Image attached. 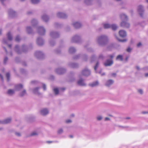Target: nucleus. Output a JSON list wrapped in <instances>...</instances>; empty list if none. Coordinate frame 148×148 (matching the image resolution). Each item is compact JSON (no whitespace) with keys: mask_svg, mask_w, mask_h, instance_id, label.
Returning <instances> with one entry per match:
<instances>
[{"mask_svg":"<svg viewBox=\"0 0 148 148\" xmlns=\"http://www.w3.org/2000/svg\"><path fill=\"white\" fill-rule=\"evenodd\" d=\"M103 26L105 29L111 28L113 30H116L117 28V26L114 24L110 25L108 23H104Z\"/></svg>","mask_w":148,"mask_h":148,"instance_id":"obj_4","label":"nucleus"},{"mask_svg":"<svg viewBox=\"0 0 148 148\" xmlns=\"http://www.w3.org/2000/svg\"><path fill=\"white\" fill-rule=\"evenodd\" d=\"M66 71V69L62 68L57 69L56 70V73L58 74H62L65 73Z\"/></svg>","mask_w":148,"mask_h":148,"instance_id":"obj_11","label":"nucleus"},{"mask_svg":"<svg viewBox=\"0 0 148 148\" xmlns=\"http://www.w3.org/2000/svg\"><path fill=\"white\" fill-rule=\"evenodd\" d=\"M27 47L24 45L22 46L21 48L18 45H16L14 48L15 51L18 54H20L22 52H25L27 51Z\"/></svg>","mask_w":148,"mask_h":148,"instance_id":"obj_3","label":"nucleus"},{"mask_svg":"<svg viewBox=\"0 0 148 148\" xmlns=\"http://www.w3.org/2000/svg\"><path fill=\"white\" fill-rule=\"evenodd\" d=\"M40 0H31L32 3L34 4H36L39 2Z\"/></svg>","mask_w":148,"mask_h":148,"instance_id":"obj_39","label":"nucleus"},{"mask_svg":"<svg viewBox=\"0 0 148 148\" xmlns=\"http://www.w3.org/2000/svg\"><path fill=\"white\" fill-rule=\"evenodd\" d=\"M113 61L112 60L108 59L104 63V65L106 66H111L113 64Z\"/></svg>","mask_w":148,"mask_h":148,"instance_id":"obj_15","label":"nucleus"},{"mask_svg":"<svg viewBox=\"0 0 148 148\" xmlns=\"http://www.w3.org/2000/svg\"><path fill=\"white\" fill-rule=\"evenodd\" d=\"M73 25L76 28L80 27L81 26V24L78 22H75L73 23Z\"/></svg>","mask_w":148,"mask_h":148,"instance_id":"obj_16","label":"nucleus"},{"mask_svg":"<svg viewBox=\"0 0 148 148\" xmlns=\"http://www.w3.org/2000/svg\"><path fill=\"white\" fill-rule=\"evenodd\" d=\"M50 35L53 39H55L59 37V34L58 32L55 31H51L50 32Z\"/></svg>","mask_w":148,"mask_h":148,"instance_id":"obj_9","label":"nucleus"},{"mask_svg":"<svg viewBox=\"0 0 148 148\" xmlns=\"http://www.w3.org/2000/svg\"><path fill=\"white\" fill-rule=\"evenodd\" d=\"M119 34L120 36L122 37H124L126 35V32L124 30H121L119 31Z\"/></svg>","mask_w":148,"mask_h":148,"instance_id":"obj_20","label":"nucleus"},{"mask_svg":"<svg viewBox=\"0 0 148 148\" xmlns=\"http://www.w3.org/2000/svg\"><path fill=\"white\" fill-rule=\"evenodd\" d=\"M41 18L43 21L47 22L48 21L49 18L48 16L45 14H44L41 16Z\"/></svg>","mask_w":148,"mask_h":148,"instance_id":"obj_19","label":"nucleus"},{"mask_svg":"<svg viewBox=\"0 0 148 148\" xmlns=\"http://www.w3.org/2000/svg\"><path fill=\"white\" fill-rule=\"evenodd\" d=\"M37 43L39 46L42 45L44 43V41L43 39L40 37H38L37 39Z\"/></svg>","mask_w":148,"mask_h":148,"instance_id":"obj_14","label":"nucleus"},{"mask_svg":"<svg viewBox=\"0 0 148 148\" xmlns=\"http://www.w3.org/2000/svg\"><path fill=\"white\" fill-rule=\"evenodd\" d=\"M11 119L10 118H8L3 120V124H6L10 123L11 121Z\"/></svg>","mask_w":148,"mask_h":148,"instance_id":"obj_30","label":"nucleus"},{"mask_svg":"<svg viewBox=\"0 0 148 148\" xmlns=\"http://www.w3.org/2000/svg\"><path fill=\"white\" fill-rule=\"evenodd\" d=\"M21 72L22 73H25V70L23 69H21Z\"/></svg>","mask_w":148,"mask_h":148,"instance_id":"obj_52","label":"nucleus"},{"mask_svg":"<svg viewBox=\"0 0 148 148\" xmlns=\"http://www.w3.org/2000/svg\"><path fill=\"white\" fill-rule=\"evenodd\" d=\"M20 40V36L18 35H17L16 36V39H15L16 41L18 42V41H19Z\"/></svg>","mask_w":148,"mask_h":148,"instance_id":"obj_45","label":"nucleus"},{"mask_svg":"<svg viewBox=\"0 0 148 148\" xmlns=\"http://www.w3.org/2000/svg\"><path fill=\"white\" fill-rule=\"evenodd\" d=\"M3 43L5 44L8 45V47L10 48H11V47H12V45L11 44H8V40H7L5 38H4L3 39Z\"/></svg>","mask_w":148,"mask_h":148,"instance_id":"obj_26","label":"nucleus"},{"mask_svg":"<svg viewBox=\"0 0 148 148\" xmlns=\"http://www.w3.org/2000/svg\"><path fill=\"white\" fill-rule=\"evenodd\" d=\"M8 59L7 57H5L3 61V63L4 64H5L7 62L8 60Z\"/></svg>","mask_w":148,"mask_h":148,"instance_id":"obj_43","label":"nucleus"},{"mask_svg":"<svg viewBox=\"0 0 148 148\" xmlns=\"http://www.w3.org/2000/svg\"><path fill=\"white\" fill-rule=\"evenodd\" d=\"M99 84V82L98 81H96L95 82H93L91 84H89L90 86L93 87L98 85Z\"/></svg>","mask_w":148,"mask_h":148,"instance_id":"obj_28","label":"nucleus"},{"mask_svg":"<svg viewBox=\"0 0 148 148\" xmlns=\"http://www.w3.org/2000/svg\"><path fill=\"white\" fill-rule=\"evenodd\" d=\"M116 74L115 73H112V75L113 77H115L116 76Z\"/></svg>","mask_w":148,"mask_h":148,"instance_id":"obj_63","label":"nucleus"},{"mask_svg":"<svg viewBox=\"0 0 148 148\" xmlns=\"http://www.w3.org/2000/svg\"><path fill=\"white\" fill-rule=\"evenodd\" d=\"M49 43L51 45L53 46L54 45L55 42L54 40H50Z\"/></svg>","mask_w":148,"mask_h":148,"instance_id":"obj_42","label":"nucleus"},{"mask_svg":"<svg viewBox=\"0 0 148 148\" xmlns=\"http://www.w3.org/2000/svg\"><path fill=\"white\" fill-rule=\"evenodd\" d=\"M71 122V121L70 120V119H69V120H67L66 121V123H70Z\"/></svg>","mask_w":148,"mask_h":148,"instance_id":"obj_60","label":"nucleus"},{"mask_svg":"<svg viewBox=\"0 0 148 148\" xmlns=\"http://www.w3.org/2000/svg\"><path fill=\"white\" fill-rule=\"evenodd\" d=\"M87 50L89 52H92L93 51V49L90 48L87 49Z\"/></svg>","mask_w":148,"mask_h":148,"instance_id":"obj_54","label":"nucleus"},{"mask_svg":"<svg viewBox=\"0 0 148 148\" xmlns=\"http://www.w3.org/2000/svg\"><path fill=\"white\" fill-rule=\"evenodd\" d=\"M26 94V90H24L20 94V96L21 97H22Z\"/></svg>","mask_w":148,"mask_h":148,"instance_id":"obj_36","label":"nucleus"},{"mask_svg":"<svg viewBox=\"0 0 148 148\" xmlns=\"http://www.w3.org/2000/svg\"><path fill=\"white\" fill-rule=\"evenodd\" d=\"M120 16L122 20H123L120 24L122 27L128 28L130 26V24L125 21H127L128 18L127 16L124 14H121Z\"/></svg>","mask_w":148,"mask_h":148,"instance_id":"obj_1","label":"nucleus"},{"mask_svg":"<svg viewBox=\"0 0 148 148\" xmlns=\"http://www.w3.org/2000/svg\"><path fill=\"white\" fill-rule=\"evenodd\" d=\"M131 49L130 48H128L127 49V51L128 52H130L131 51Z\"/></svg>","mask_w":148,"mask_h":148,"instance_id":"obj_59","label":"nucleus"},{"mask_svg":"<svg viewBox=\"0 0 148 148\" xmlns=\"http://www.w3.org/2000/svg\"><path fill=\"white\" fill-rule=\"evenodd\" d=\"M63 132V130L62 129H60L58 131V133L59 134H61Z\"/></svg>","mask_w":148,"mask_h":148,"instance_id":"obj_48","label":"nucleus"},{"mask_svg":"<svg viewBox=\"0 0 148 148\" xmlns=\"http://www.w3.org/2000/svg\"><path fill=\"white\" fill-rule=\"evenodd\" d=\"M31 23L33 27H35L37 24L38 22L36 20L33 19L31 21Z\"/></svg>","mask_w":148,"mask_h":148,"instance_id":"obj_29","label":"nucleus"},{"mask_svg":"<svg viewBox=\"0 0 148 148\" xmlns=\"http://www.w3.org/2000/svg\"><path fill=\"white\" fill-rule=\"evenodd\" d=\"M114 57V54H112L111 55H108V57L110 58H113Z\"/></svg>","mask_w":148,"mask_h":148,"instance_id":"obj_55","label":"nucleus"},{"mask_svg":"<svg viewBox=\"0 0 148 148\" xmlns=\"http://www.w3.org/2000/svg\"><path fill=\"white\" fill-rule=\"evenodd\" d=\"M53 91L56 95H58L59 93V90L57 88H54Z\"/></svg>","mask_w":148,"mask_h":148,"instance_id":"obj_37","label":"nucleus"},{"mask_svg":"<svg viewBox=\"0 0 148 148\" xmlns=\"http://www.w3.org/2000/svg\"><path fill=\"white\" fill-rule=\"evenodd\" d=\"M108 40V38L107 36L102 35L98 37L97 41L99 45H103L106 43Z\"/></svg>","mask_w":148,"mask_h":148,"instance_id":"obj_2","label":"nucleus"},{"mask_svg":"<svg viewBox=\"0 0 148 148\" xmlns=\"http://www.w3.org/2000/svg\"><path fill=\"white\" fill-rule=\"evenodd\" d=\"M80 37L77 35L74 36L71 38V42H72L79 43L80 42Z\"/></svg>","mask_w":148,"mask_h":148,"instance_id":"obj_7","label":"nucleus"},{"mask_svg":"<svg viewBox=\"0 0 148 148\" xmlns=\"http://www.w3.org/2000/svg\"><path fill=\"white\" fill-rule=\"evenodd\" d=\"M27 31L28 33L32 34L33 33V30L31 27L30 26H28L26 28Z\"/></svg>","mask_w":148,"mask_h":148,"instance_id":"obj_23","label":"nucleus"},{"mask_svg":"<svg viewBox=\"0 0 148 148\" xmlns=\"http://www.w3.org/2000/svg\"><path fill=\"white\" fill-rule=\"evenodd\" d=\"M145 77H148V73H146L145 74Z\"/></svg>","mask_w":148,"mask_h":148,"instance_id":"obj_64","label":"nucleus"},{"mask_svg":"<svg viewBox=\"0 0 148 148\" xmlns=\"http://www.w3.org/2000/svg\"><path fill=\"white\" fill-rule=\"evenodd\" d=\"M40 88L39 87H37L33 89V92L35 94L40 95V93L38 92V90Z\"/></svg>","mask_w":148,"mask_h":148,"instance_id":"obj_22","label":"nucleus"},{"mask_svg":"<svg viewBox=\"0 0 148 148\" xmlns=\"http://www.w3.org/2000/svg\"><path fill=\"white\" fill-rule=\"evenodd\" d=\"M138 92L140 94H142L143 93V91L142 89H140L138 90Z\"/></svg>","mask_w":148,"mask_h":148,"instance_id":"obj_53","label":"nucleus"},{"mask_svg":"<svg viewBox=\"0 0 148 148\" xmlns=\"http://www.w3.org/2000/svg\"><path fill=\"white\" fill-rule=\"evenodd\" d=\"M35 56L37 58L41 59L44 58V55L43 53L40 51H36L34 54Z\"/></svg>","mask_w":148,"mask_h":148,"instance_id":"obj_6","label":"nucleus"},{"mask_svg":"<svg viewBox=\"0 0 148 148\" xmlns=\"http://www.w3.org/2000/svg\"><path fill=\"white\" fill-rule=\"evenodd\" d=\"M142 45V44L140 42H139L138 43L137 45V47H139L140 46H141Z\"/></svg>","mask_w":148,"mask_h":148,"instance_id":"obj_57","label":"nucleus"},{"mask_svg":"<svg viewBox=\"0 0 148 148\" xmlns=\"http://www.w3.org/2000/svg\"><path fill=\"white\" fill-rule=\"evenodd\" d=\"M144 70H148V66L145 67L144 68Z\"/></svg>","mask_w":148,"mask_h":148,"instance_id":"obj_61","label":"nucleus"},{"mask_svg":"<svg viewBox=\"0 0 148 148\" xmlns=\"http://www.w3.org/2000/svg\"><path fill=\"white\" fill-rule=\"evenodd\" d=\"M49 113V111L47 109L43 108L41 110L40 113L42 115H45Z\"/></svg>","mask_w":148,"mask_h":148,"instance_id":"obj_17","label":"nucleus"},{"mask_svg":"<svg viewBox=\"0 0 148 148\" xmlns=\"http://www.w3.org/2000/svg\"><path fill=\"white\" fill-rule=\"evenodd\" d=\"M137 10L140 16L141 17H143L144 10L143 6L141 5H139L138 7Z\"/></svg>","mask_w":148,"mask_h":148,"instance_id":"obj_8","label":"nucleus"},{"mask_svg":"<svg viewBox=\"0 0 148 148\" xmlns=\"http://www.w3.org/2000/svg\"><path fill=\"white\" fill-rule=\"evenodd\" d=\"M69 66L72 68H75L78 67V64L77 63H70L69 64Z\"/></svg>","mask_w":148,"mask_h":148,"instance_id":"obj_21","label":"nucleus"},{"mask_svg":"<svg viewBox=\"0 0 148 148\" xmlns=\"http://www.w3.org/2000/svg\"><path fill=\"white\" fill-rule=\"evenodd\" d=\"M116 59L117 60H120L122 61L123 60V58L122 57V56L121 55H118L116 58Z\"/></svg>","mask_w":148,"mask_h":148,"instance_id":"obj_34","label":"nucleus"},{"mask_svg":"<svg viewBox=\"0 0 148 148\" xmlns=\"http://www.w3.org/2000/svg\"><path fill=\"white\" fill-rule=\"evenodd\" d=\"M77 84L80 86H85L86 84L84 82V80L82 79H80L77 82Z\"/></svg>","mask_w":148,"mask_h":148,"instance_id":"obj_18","label":"nucleus"},{"mask_svg":"<svg viewBox=\"0 0 148 148\" xmlns=\"http://www.w3.org/2000/svg\"><path fill=\"white\" fill-rule=\"evenodd\" d=\"M6 77H7L8 81H9L10 79V74L9 73H7L6 74Z\"/></svg>","mask_w":148,"mask_h":148,"instance_id":"obj_40","label":"nucleus"},{"mask_svg":"<svg viewBox=\"0 0 148 148\" xmlns=\"http://www.w3.org/2000/svg\"><path fill=\"white\" fill-rule=\"evenodd\" d=\"M115 37H116V38L117 39V40L119 41H120L121 42H125L126 41V40L125 39L121 40V39H120L118 38L116 36H115Z\"/></svg>","mask_w":148,"mask_h":148,"instance_id":"obj_46","label":"nucleus"},{"mask_svg":"<svg viewBox=\"0 0 148 148\" xmlns=\"http://www.w3.org/2000/svg\"><path fill=\"white\" fill-rule=\"evenodd\" d=\"M0 78L2 80H3V77L1 74H0Z\"/></svg>","mask_w":148,"mask_h":148,"instance_id":"obj_62","label":"nucleus"},{"mask_svg":"<svg viewBox=\"0 0 148 148\" xmlns=\"http://www.w3.org/2000/svg\"><path fill=\"white\" fill-rule=\"evenodd\" d=\"M75 51L76 49L74 47H71L69 49V52L70 53H73L75 52Z\"/></svg>","mask_w":148,"mask_h":148,"instance_id":"obj_27","label":"nucleus"},{"mask_svg":"<svg viewBox=\"0 0 148 148\" xmlns=\"http://www.w3.org/2000/svg\"><path fill=\"white\" fill-rule=\"evenodd\" d=\"M15 134L16 136H21V134L19 132H16L15 133Z\"/></svg>","mask_w":148,"mask_h":148,"instance_id":"obj_58","label":"nucleus"},{"mask_svg":"<svg viewBox=\"0 0 148 148\" xmlns=\"http://www.w3.org/2000/svg\"><path fill=\"white\" fill-rule=\"evenodd\" d=\"M96 59V56L95 55H92L90 58V61L91 62H92L93 61H95Z\"/></svg>","mask_w":148,"mask_h":148,"instance_id":"obj_38","label":"nucleus"},{"mask_svg":"<svg viewBox=\"0 0 148 148\" xmlns=\"http://www.w3.org/2000/svg\"><path fill=\"white\" fill-rule=\"evenodd\" d=\"M90 71L86 68L83 70L81 73L83 75L85 76H88L90 75Z\"/></svg>","mask_w":148,"mask_h":148,"instance_id":"obj_10","label":"nucleus"},{"mask_svg":"<svg viewBox=\"0 0 148 148\" xmlns=\"http://www.w3.org/2000/svg\"><path fill=\"white\" fill-rule=\"evenodd\" d=\"M81 57V55L80 54L75 55L73 57V59H79Z\"/></svg>","mask_w":148,"mask_h":148,"instance_id":"obj_35","label":"nucleus"},{"mask_svg":"<svg viewBox=\"0 0 148 148\" xmlns=\"http://www.w3.org/2000/svg\"><path fill=\"white\" fill-rule=\"evenodd\" d=\"M42 87H43L44 90H46V85H45V84H42Z\"/></svg>","mask_w":148,"mask_h":148,"instance_id":"obj_50","label":"nucleus"},{"mask_svg":"<svg viewBox=\"0 0 148 148\" xmlns=\"http://www.w3.org/2000/svg\"><path fill=\"white\" fill-rule=\"evenodd\" d=\"M83 58L84 60L86 61L88 59V56L86 55H84L83 56Z\"/></svg>","mask_w":148,"mask_h":148,"instance_id":"obj_44","label":"nucleus"},{"mask_svg":"<svg viewBox=\"0 0 148 148\" xmlns=\"http://www.w3.org/2000/svg\"><path fill=\"white\" fill-rule=\"evenodd\" d=\"M57 16L58 17L61 18H66L67 17V16L64 13L61 12H59L57 13Z\"/></svg>","mask_w":148,"mask_h":148,"instance_id":"obj_13","label":"nucleus"},{"mask_svg":"<svg viewBox=\"0 0 148 148\" xmlns=\"http://www.w3.org/2000/svg\"><path fill=\"white\" fill-rule=\"evenodd\" d=\"M103 58H104V57L102 54H101L99 55V59H103Z\"/></svg>","mask_w":148,"mask_h":148,"instance_id":"obj_51","label":"nucleus"},{"mask_svg":"<svg viewBox=\"0 0 148 148\" xmlns=\"http://www.w3.org/2000/svg\"><path fill=\"white\" fill-rule=\"evenodd\" d=\"M8 13L9 16L11 17H14L16 15V12L11 9L9 10Z\"/></svg>","mask_w":148,"mask_h":148,"instance_id":"obj_12","label":"nucleus"},{"mask_svg":"<svg viewBox=\"0 0 148 148\" xmlns=\"http://www.w3.org/2000/svg\"><path fill=\"white\" fill-rule=\"evenodd\" d=\"M55 26L57 27H59L61 25L58 23H56L55 24Z\"/></svg>","mask_w":148,"mask_h":148,"instance_id":"obj_47","label":"nucleus"},{"mask_svg":"<svg viewBox=\"0 0 148 148\" xmlns=\"http://www.w3.org/2000/svg\"><path fill=\"white\" fill-rule=\"evenodd\" d=\"M37 32L39 35H43L45 34V29L42 26H39L37 27Z\"/></svg>","mask_w":148,"mask_h":148,"instance_id":"obj_5","label":"nucleus"},{"mask_svg":"<svg viewBox=\"0 0 148 148\" xmlns=\"http://www.w3.org/2000/svg\"><path fill=\"white\" fill-rule=\"evenodd\" d=\"M23 85L21 84L16 85L15 86V89L16 90H19L23 88Z\"/></svg>","mask_w":148,"mask_h":148,"instance_id":"obj_25","label":"nucleus"},{"mask_svg":"<svg viewBox=\"0 0 148 148\" xmlns=\"http://www.w3.org/2000/svg\"><path fill=\"white\" fill-rule=\"evenodd\" d=\"M14 90L12 89L9 90L7 92L8 94L10 95H13L14 93Z\"/></svg>","mask_w":148,"mask_h":148,"instance_id":"obj_33","label":"nucleus"},{"mask_svg":"<svg viewBox=\"0 0 148 148\" xmlns=\"http://www.w3.org/2000/svg\"><path fill=\"white\" fill-rule=\"evenodd\" d=\"M37 135V133L36 132H33L31 134V136H33L36 135Z\"/></svg>","mask_w":148,"mask_h":148,"instance_id":"obj_49","label":"nucleus"},{"mask_svg":"<svg viewBox=\"0 0 148 148\" xmlns=\"http://www.w3.org/2000/svg\"><path fill=\"white\" fill-rule=\"evenodd\" d=\"M99 63L98 62H97L96 64V65L95 66V67H94V69L95 70V71H96V72H96V70L99 65Z\"/></svg>","mask_w":148,"mask_h":148,"instance_id":"obj_41","label":"nucleus"},{"mask_svg":"<svg viewBox=\"0 0 148 148\" xmlns=\"http://www.w3.org/2000/svg\"><path fill=\"white\" fill-rule=\"evenodd\" d=\"M114 81L112 79H110L107 81L106 84V85L108 86H109L113 83Z\"/></svg>","mask_w":148,"mask_h":148,"instance_id":"obj_24","label":"nucleus"},{"mask_svg":"<svg viewBox=\"0 0 148 148\" xmlns=\"http://www.w3.org/2000/svg\"><path fill=\"white\" fill-rule=\"evenodd\" d=\"M8 39L9 40L11 41L12 40V37L10 32H9L7 34Z\"/></svg>","mask_w":148,"mask_h":148,"instance_id":"obj_31","label":"nucleus"},{"mask_svg":"<svg viewBox=\"0 0 148 148\" xmlns=\"http://www.w3.org/2000/svg\"><path fill=\"white\" fill-rule=\"evenodd\" d=\"M98 120H100L102 119V117L101 116H99L97 118Z\"/></svg>","mask_w":148,"mask_h":148,"instance_id":"obj_56","label":"nucleus"},{"mask_svg":"<svg viewBox=\"0 0 148 148\" xmlns=\"http://www.w3.org/2000/svg\"><path fill=\"white\" fill-rule=\"evenodd\" d=\"M92 0H85V3L87 5H89L91 4Z\"/></svg>","mask_w":148,"mask_h":148,"instance_id":"obj_32","label":"nucleus"}]
</instances>
